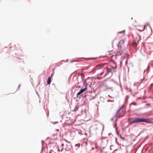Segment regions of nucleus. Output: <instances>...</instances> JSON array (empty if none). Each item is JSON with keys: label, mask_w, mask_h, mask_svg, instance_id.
Segmentation results:
<instances>
[{"label": "nucleus", "mask_w": 153, "mask_h": 153, "mask_svg": "<svg viewBox=\"0 0 153 153\" xmlns=\"http://www.w3.org/2000/svg\"><path fill=\"white\" fill-rule=\"evenodd\" d=\"M140 122H145L147 123H150L151 122L149 119H147L143 118H134L133 121L130 122L129 124L131 125L134 123H137Z\"/></svg>", "instance_id": "nucleus-1"}, {"label": "nucleus", "mask_w": 153, "mask_h": 153, "mask_svg": "<svg viewBox=\"0 0 153 153\" xmlns=\"http://www.w3.org/2000/svg\"><path fill=\"white\" fill-rule=\"evenodd\" d=\"M123 105H122L121 106L117 112L116 115L117 117H118L119 118H120L121 117L123 116V115L121 114V113H119L120 111L123 108Z\"/></svg>", "instance_id": "nucleus-2"}, {"label": "nucleus", "mask_w": 153, "mask_h": 153, "mask_svg": "<svg viewBox=\"0 0 153 153\" xmlns=\"http://www.w3.org/2000/svg\"><path fill=\"white\" fill-rule=\"evenodd\" d=\"M118 48L117 50V51L116 55H122L123 53V51L122 50V48L121 47H119L118 46Z\"/></svg>", "instance_id": "nucleus-3"}, {"label": "nucleus", "mask_w": 153, "mask_h": 153, "mask_svg": "<svg viewBox=\"0 0 153 153\" xmlns=\"http://www.w3.org/2000/svg\"><path fill=\"white\" fill-rule=\"evenodd\" d=\"M105 64H100L97 65L95 68L94 70H98L103 68V66L105 65Z\"/></svg>", "instance_id": "nucleus-4"}, {"label": "nucleus", "mask_w": 153, "mask_h": 153, "mask_svg": "<svg viewBox=\"0 0 153 153\" xmlns=\"http://www.w3.org/2000/svg\"><path fill=\"white\" fill-rule=\"evenodd\" d=\"M87 85L86 84L85 85V86H86L85 88L84 89H82L80 91L77 93V95L78 96V95H80V94H81L83 92H84L86 90V89L87 88Z\"/></svg>", "instance_id": "nucleus-5"}, {"label": "nucleus", "mask_w": 153, "mask_h": 153, "mask_svg": "<svg viewBox=\"0 0 153 153\" xmlns=\"http://www.w3.org/2000/svg\"><path fill=\"white\" fill-rule=\"evenodd\" d=\"M125 40V39H123L120 40L118 46L121 47V45L124 43Z\"/></svg>", "instance_id": "nucleus-6"}, {"label": "nucleus", "mask_w": 153, "mask_h": 153, "mask_svg": "<svg viewBox=\"0 0 153 153\" xmlns=\"http://www.w3.org/2000/svg\"><path fill=\"white\" fill-rule=\"evenodd\" d=\"M51 77H49L47 81V83L48 84H50L51 82Z\"/></svg>", "instance_id": "nucleus-7"}, {"label": "nucleus", "mask_w": 153, "mask_h": 153, "mask_svg": "<svg viewBox=\"0 0 153 153\" xmlns=\"http://www.w3.org/2000/svg\"><path fill=\"white\" fill-rule=\"evenodd\" d=\"M110 71L111 70L110 69H107V72L104 75V77H105L106 75H107L110 72Z\"/></svg>", "instance_id": "nucleus-8"}, {"label": "nucleus", "mask_w": 153, "mask_h": 153, "mask_svg": "<svg viewBox=\"0 0 153 153\" xmlns=\"http://www.w3.org/2000/svg\"><path fill=\"white\" fill-rule=\"evenodd\" d=\"M137 36L138 37V39H137V42L139 43V41H140L141 39V37L140 35H137Z\"/></svg>", "instance_id": "nucleus-9"}, {"label": "nucleus", "mask_w": 153, "mask_h": 153, "mask_svg": "<svg viewBox=\"0 0 153 153\" xmlns=\"http://www.w3.org/2000/svg\"><path fill=\"white\" fill-rule=\"evenodd\" d=\"M123 33V35H122V36H124V35H125L124 31H121V32H119L118 33V34L119 33Z\"/></svg>", "instance_id": "nucleus-10"}, {"label": "nucleus", "mask_w": 153, "mask_h": 153, "mask_svg": "<svg viewBox=\"0 0 153 153\" xmlns=\"http://www.w3.org/2000/svg\"><path fill=\"white\" fill-rule=\"evenodd\" d=\"M116 68H117V66H116L115 67H111V69H110L111 70H112L113 69H115Z\"/></svg>", "instance_id": "nucleus-11"}, {"label": "nucleus", "mask_w": 153, "mask_h": 153, "mask_svg": "<svg viewBox=\"0 0 153 153\" xmlns=\"http://www.w3.org/2000/svg\"><path fill=\"white\" fill-rule=\"evenodd\" d=\"M120 138L122 139L123 140H125V138L124 137H122L121 135H120Z\"/></svg>", "instance_id": "nucleus-12"}, {"label": "nucleus", "mask_w": 153, "mask_h": 153, "mask_svg": "<svg viewBox=\"0 0 153 153\" xmlns=\"http://www.w3.org/2000/svg\"><path fill=\"white\" fill-rule=\"evenodd\" d=\"M79 146H80V145L79 144H76V145H75V146H77V148H79Z\"/></svg>", "instance_id": "nucleus-13"}, {"label": "nucleus", "mask_w": 153, "mask_h": 153, "mask_svg": "<svg viewBox=\"0 0 153 153\" xmlns=\"http://www.w3.org/2000/svg\"><path fill=\"white\" fill-rule=\"evenodd\" d=\"M131 104H133V105H136L137 103H135V102H132L131 104Z\"/></svg>", "instance_id": "nucleus-14"}, {"label": "nucleus", "mask_w": 153, "mask_h": 153, "mask_svg": "<svg viewBox=\"0 0 153 153\" xmlns=\"http://www.w3.org/2000/svg\"><path fill=\"white\" fill-rule=\"evenodd\" d=\"M150 105V103H147L146 104V105H147V106H149V105Z\"/></svg>", "instance_id": "nucleus-15"}, {"label": "nucleus", "mask_w": 153, "mask_h": 153, "mask_svg": "<svg viewBox=\"0 0 153 153\" xmlns=\"http://www.w3.org/2000/svg\"><path fill=\"white\" fill-rule=\"evenodd\" d=\"M104 74V72H102V73H101V74H100V75L102 74Z\"/></svg>", "instance_id": "nucleus-16"}, {"label": "nucleus", "mask_w": 153, "mask_h": 153, "mask_svg": "<svg viewBox=\"0 0 153 153\" xmlns=\"http://www.w3.org/2000/svg\"><path fill=\"white\" fill-rule=\"evenodd\" d=\"M59 129H57L56 130V131H59Z\"/></svg>", "instance_id": "nucleus-17"}, {"label": "nucleus", "mask_w": 153, "mask_h": 153, "mask_svg": "<svg viewBox=\"0 0 153 153\" xmlns=\"http://www.w3.org/2000/svg\"><path fill=\"white\" fill-rule=\"evenodd\" d=\"M134 44H135V43H133V45H134Z\"/></svg>", "instance_id": "nucleus-18"}, {"label": "nucleus", "mask_w": 153, "mask_h": 153, "mask_svg": "<svg viewBox=\"0 0 153 153\" xmlns=\"http://www.w3.org/2000/svg\"><path fill=\"white\" fill-rule=\"evenodd\" d=\"M114 120V118H113L111 119V120Z\"/></svg>", "instance_id": "nucleus-19"}, {"label": "nucleus", "mask_w": 153, "mask_h": 153, "mask_svg": "<svg viewBox=\"0 0 153 153\" xmlns=\"http://www.w3.org/2000/svg\"><path fill=\"white\" fill-rule=\"evenodd\" d=\"M127 63V61H126V63Z\"/></svg>", "instance_id": "nucleus-20"}, {"label": "nucleus", "mask_w": 153, "mask_h": 153, "mask_svg": "<svg viewBox=\"0 0 153 153\" xmlns=\"http://www.w3.org/2000/svg\"><path fill=\"white\" fill-rule=\"evenodd\" d=\"M98 79H100V78L99 77H98Z\"/></svg>", "instance_id": "nucleus-21"}, {"label": "nucleus", "mask_w": 153, "mask_h": 153, "mask_svg": "<svg viewBox=\"0 0 153 153\" xmlns=\"http://www.w3.org/2000/svg\"><path fill=\"white\" fill-rule=\"evenodd\" d=\"M146 27V26H144V27L145 28V27Z\"/></svg>", "instance_id": "nucleus-22"}]
</instances>
